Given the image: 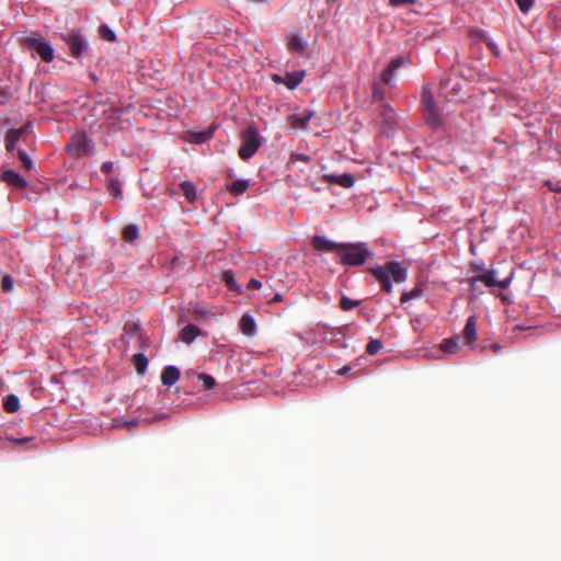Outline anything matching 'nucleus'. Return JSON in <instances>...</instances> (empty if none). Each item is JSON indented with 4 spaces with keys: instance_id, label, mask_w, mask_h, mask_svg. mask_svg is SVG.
Wrapping results in <instances>:
<instances>
[{
    "instance_id": "nucleus-1",
    "label": "nucleus",
    "mask_w": 561,
    "mask_h": 561,
    "mask_svg": "<svg viewBox=\"0 0 561 561\" xmlns=\"http://www.w3.org/2000/svg\"><path fill=\"white\" fill-rule=\"evenodd\" d=\"M370 272L387 293L392 291L391 277L398 284L405 282L408 277L407 267L400 262H389L385 266L371 268Z\"/></svg>"
},
{
    "instance_id": "nucleus-2",
    "label": "nucleus",
    "mask_w": 561,
    "mask_h": 561,
    "mask_svg": "<svg viewBox=\"0 0 561 561\" xmlns=\"http://www.w3.org/2000/svg\"><path fill=\"white\" fill-rule=\"evenodd\" d=\"M374 254L365 242L342 243L340 249V262L345 266L364 265Z\"/></svg>"
},
{
    "instance_id": "nucleus-3",
    "label": "nucleus",
    "mask_w": 561,
    "mask_h": 561,
    "mask_svg": "<svg viewBox=\"0 0 561 561\" xmlns=\"http://www.w3.org/2000/svg\"><path fill=\"white\" fill-rule=\"evenodd\" d=\"M261 136L256 128L248 127L241 135V146L239 148V157L242 160L252 158L261 147Z\"/></svg>"
},
{
    "instance_id": "nucleus-4",
    "label": "nucleus",
    "mask_w": 561,
    "mask_h": 561,
    "mask_svg": "<svg viewBox=\"0 0 561 561\" xmlns=\"http://www.w3.org/2000/svg\"><path fill=\"white\" fill-rule=\"evenodd\" d=\"M66 148L67 151L75 158L91 156L94 152L93 140L84 133L75 134Z\"/></svg>"
},
{
    "instance_id": "nucleus-5",
    "label": "nucleus",
    "mask_w": 561,
    "mask_h": 561,
    "mask_svg": "<svg viewBox=\"0 0 561 561\" xmlns=\"http://www.w3.org/2000/svg\"><path fill=\"white\" fill-rule=\"evenodd\" d=\"M64 42L68 45L70 54L78 58L87 53L89 45L87 39L78 30H71L61 35Z\"/></svg>"
},
{
    "instance_id": "nucleus-6",
    "label": "nucleus",
    "mask_w": 561,
    "mask_h": 561,
    "mask_svg": "<svg viewBox=\"0 0 561 561\" xmlns=\"http://www.w3.org/2000/svg\"><path fill=\"white\" fill-rule=\"evenodd\" d=\"M26 46L35 51L43 61L50 62L54 59V48L53 46L41 39L38 34H32L25 38Z\"/></svg>"
},
{
    "instance_id": "nucleus-7",
    "label": "nucleus",
    "mask_w": 561,
    "mask_h": 561,
    "mask_svg": "<svg viewBox=\"0 0 561 561\" xmlns=\"http://www.w3.org/2000/svg\"><path fill=\"white\" fill-rule=\"evenodd\" d=\"M477 283H483L488 287H500L505 289L510 286L511 277L497 280L495 271H485L469 278V284L471 285L472 290H474Z\"/></svg>"
},
{
    "instance_id": "nucleus-8",
    "label": "nucleus",
    "mask_w": 561,
    "mask_h": 561,
    "mask_svg": "<svg viewBox=\"0 0 561 561\" xmlns=\"http://www.w3.org/2000/svg\"><path fill=\"white\" fill-rule=\"evenodd\" d=\"M323 179L328 183H334L344 188H351L355 184V179L351 173H344L341 175L330 173V174H324Z\"/></svg>"
},
{
    "instance_id": "nucleus-9",
    "label": "nucleus",
    "mask_w": 561,
    "mask_h": 561,
    "mask_svg": "<svg viewBox=\"0 0 561 561\" xmlns=\"http://www.w3.org/2000/svg\"><path fill=\"white\" fill-rule=\"evenodd\" d=\"M312 245L318 251H333L337 250L340 252L342 243H336L324 236H314L312 238Z\"/></svg>"
},
{
    "instance_id": "nucleus-10",
    "label": "nucleus",
    "mask_w": 561,
    "mask_h": 561,
    "mask_svg": "<svg viewBox=\"0 0 561 561\" xmlns=\"http://www.w3.org/2000/svg\"><path fill=\"white\" fill-rule=\"evenodd\" d=\"M423 110L424 117L427 124H430L433 128H437L442 125V118L436 103L425 105L423 106Z\"/></svg>"
},
{
    "instance_id": "nucleus-11",
    "label": "nucleus",
    "mask_w": 561,
    "mask_h": 561,
    "mask_svg": "<svg viewBox=\"0 0 561 561\" xmlns=\"http://www.w3.org/2000/svg\"><path fill=\"white\" fill-rule=\"evenodd\" d=\"M1 178L3 182L13 187L24 188L27 186V181L13 170L3 171Z\"/></svg>"
},
{
    "instance_id": "nucleus-12",
    "label": "nucleus",
    "mask_w": 561,
    "mask_h": 561,
    "mask_svg": "<svg viewBox=\"0 0 561 561\" xmlns=\"http://www.w3.org/2000/svg\"><path fill=\"white\" fill-rule=\"evenodd\" d=\"M180 375V369L176 366L169 365L162 370L160 379L163 386L171 387L179 380Z\"/></svg>"
},
{
    "instance_id": "nucleus-13",
    "label": "nucleus",
    "mask_w": 561,
    "mask_h": 561,
    "mask_svg": "<svg viewBox=\"0 0 561 561\" xmlns=\"http://www.w3.org/2000/svg\"><path fill=\"white\" fill-rule=\"evenodd\" d=\"M240 331L247 336H253L256 332V324L252 316L244 313L239 322Z\"/></svg>"
},
{
    "instance_id": "nucleus-14",
    "label": "nucleus",
    "mask_w": 561,
    "mask_h": 561,
    "mask_svg": "<svg viewBox=\"0 0 561 561\" xmlns=\"http://www.w3.org/2000/svg\"><path fill=\"white\" fill-rule=\"evenodd\" d=\"M304 77L305 71L287 72L284 76V80H282V83L285 84L288 89L294 90L302 82Z\"/></svg>"
},
{
    "instance_id": "nucleus-15",
    "label": "nucleus",
    "mask_w": 561,
    "mask_h": 561,
    "mask_svg": "<svg viewBox=\"0 0 561 561\" xmlns=\"http://www.w3.org/2000/svg\"><path fill=\"white\" fill-rule=\"evenodd\" d=\"M24 133V128H11L7 131L5 135V149L9 152H12L15 148L16 142L20 140L22 134Z\"/></svg>"
},
{
    "instance_id": "nucleus-16",
    "label": "nucleus",
    "mask_w": 561,
    "mask_h": 561,
    "mask_svg": "<svg viewBox=\"0 0 561 561\" xmlns=\"http://www.w3.org/2000/svg\"><path fill=\"white\" fill-rule=\"evenodd\" d=\"M462 336L467 342H474L477 340V321L476 317L471 316L467 319L466 325L462 331Z\"/></svg>"
},
{
    "instance_id": "nucleus-17",
    "label": "nucleus",
    "mask_w": 561,
    "mask_h": 561,
    "mask_svg": "<svg viewBox=\"0 0 561 561\" xmlns=\"http://www.w3.org/2000/svg\"><path fill=\"white\" fill-rule=\"evenodd\" d=\"M199 333L201 331L196 325L188 324L181 330L180 336L184 343L190 344L199 335Z\"/></svg>"
},
{
    "instance_id": "nucleus-18",
    "label": "nucleus",
    "mask_w": 561,
    "mask_h": 561,
    "mask_svg": "<svg viewBox=\"0 0 561 561\" xmlns=\"http://www.w3.org/2000/svg\"><path fill=\"white\" fill-rule=\"evenodd\" d=\"M180 188L187 202L194 203L197 199L196 186L191 181H183Z\"/></svg>"
},
{
    "instance_id": "nucleus-19",
    "label": "nucleus",
    "mask_w": 561,
    "mask_h": 561,
    "mask_svg": "<svg viewBox=\"0 0 561 561\" xmlns=\"http://www.w3.org/2000/svg\"><path fill=\"white\" fill-rule=\"evenodd\" d=\"M135 369L138 375H145L148 367V358L144 353H137L133 356Z\"/></svg>"
},
{
    "instance_id": "nucleus-20",
    "label": "nucleus",
    "mask_w": 561,
    "mask_h": 561,
    "mask_svg": "<svg viewBox=\"0 0 561 561\" xmlns=\"http://www.w3.org/2000/svg\"><path fill=\"white\" fill-rule=\"evenodd\" d=\"M123 238L127 242H133L139 238V227L136 224L126 226L123 230Z\"/></svg>"
},
{
    "instance_id": "nucleus-21",
    "label": "nucleus",
    "mask_w": 561,
    "mask_h": 561,
    "mask_svg": "<svg viewBox=\"0 0 561 561\" xmlns=\"http://www.w3.org/2000/svg\"><path fill=\"white\" fill-rule=\"evenodd\" d=\"M307 43L302 39V37L295 35L290 38L288 43V48L291 51H296L298 54H302L306 49Z\"/></svg>"
},
{
    "instance_id": "nucleus-22",
    "label": "nucleus",
    "mask_w": 561,
    "mask_h": 561,
    "mask_svg": "<svg viewBox=\"0 0 561 561\" xmlns=\"http://www.w3.org/2000/svg\"><path fill=\"white\" fill-rule=\"evenodd\" d=\"M249 187L250 183L248 180L239 179L230 185L229 191L234 195H240L243 194Z\"/></svg>"
},
{
    "instance_id": "nucleus-23",
    "label": "nucleus",
    "mask_w": 561,
    "mask_h": 561,
    "mask_svg": "<svg viewBox=\"0 0 561 561\" xmlns=\"http://www.w3.org/2000/svg\"><path fill=\"white\" fill-rule=\"evenodd\" d=\"M3 408L9 413H14L20 409V400L15 394H9L4 399Z\"/></svg>"
},
{
    "instance_id": "nucleus-24",
    "label": "nucleus",
    "mask_w": 561,
    "mask_h": 561,
    "mask_svg": "<svg viewBox=\"0 0 561 561\" xmlns=\"http://www.w3.org/2000/svg\"><path fill=\"white\" fill-rule=\"evenodd\" d=\"M107 188L113 197H115L117 199L123 198L122 185L117 179H110L107 181Z\"/></svg>"
},
{
    "instance_id": "nucleus-25",
    "label": "nucleus",
    "mask_w": 561,
    "mask_h": 561,
    "mask_svg": "<svg viewBox=\"0 0 561 561\" xmlns=\"http://www.w3.org/2000/svg\"><path fill=\"white\" fill-rule=\"evenodd\" d=\"M222 280L229 287V289L241 293L240 286L237 284L234 274L231 271H225L222 273Z\"/></svg>"
},
{
    "instance_id": "nucleus-26",
    "label": "nucleus",
    "mask_w": 561,
    "mask_h": 561,
    "mask_svg": "<svg viewBox=\"0 0 561 561\" xmlns=\"http://www.w3.org/2000/svg\"><path fill=\"white\" fill-rule=\"evenodd\" d=\"M423 288L421 285L415 286L410 291H404L401 296V302H408L413 299H417L423 296Z\"/></svg>"
},
{
    "instance_id": "nucleus-27",
    "label": "nucleus",
    "mask_w": 561,
    "mask_h": 561,
    "mask_svg": "<svg viewBox=\"0 0 561 561\" xmlns=\"http://www.w3.org/2000/svg\"><path fill=\"white\" fill-rule=\"evenodd\" d=\"M459 347V336L447 339L442 343V350L448 354H455Z\"/></svg>"
},
{
    "instance_id": "nucleus-28",
    "label": "nucleus",
    "mask_w": 561,
    "mask_h": 561,
    "mask_svg": "<svg viewBox=\"0 0 561 561\" xmlns=\"http://www.w3.org/2000/svg\"><path fill=\"white\" fill-rule=\"evenodd\" d=\"M213 137V130H204L198 133H193L191 135V141L195 144H203Z\"/></svg>"
},
{
    "instance_id": "nucleus-29",
    "label": "nucleus",
    "mask_w": 561,
    "mask_h": 561,
    "mask_svg": "<svg viewBox=\"0 0 561 561\" xmlns=\"http://www.w3.org/2000/svg\"><path fill=\"white\" fill-rule=\"evenodd\" d=\"M99 34L106 42H115L116 39L115 33L105 24L100 26Z\"/></svg>"
},
{
    "instance_id": "nucleus-30",
    "label": "nucleus",
    "mask_w": 561,
    "mask_h": 561,
    "mask_svg": "<svg viewBox=\"0 0 561 561\" xmlns=\"http://www.w3.org/2000/svg\"><path fill=\"white\" fill-rule=\"evenodd\" d=\"M359 304H360L359 300H353V299L348 298L347 296H342L340 306L344 311H350L353 308L359 306Z\"/></svg>"
},
{
    "instance_id": "nucleus-31",
    "label": "nucleus",
    "mask_w": 561,
    "mask_h": 561,
    "mask_svg": "<svg viewBox=\"0 0 561 561\" xmlns=\"http://www.w3.org/2000/svg\"><path fill=\"white\" fill-rule=\"evenodd\" d=\"M382 348V342L378 339H371L366 346V351L369 355H376Z\"/></svg>"
},
{
    "instance_id": "nucleus-32",
    "label": "nucleus",
    "mask_w": 561,
    "mask_h": 561,
    "mask_svg": "<svg viewBox=\"0 0 561 561\" xmlns=\"http://www.w3.org/2000/svg\"><path fill=\"white\" fill-rule=\"evenodd\" d=\"M18 158L23 163L26 170H32L34 168V163L30 156L22 149L18 150Z\"/></svg>"
},
{
    "instance_id": "nucleus-33",
    "label": "nucleus",
    "mask_w": 561,
    "mask_h": 561,
    "mask_svg": "<svg viewBox=\"0 0 561 561\" xmlns=\"http://www.w3.org/2000/svg\"><path fill=\"white\" fill-rule=\"evenodd\" d=\"M197 378L203 382L206 389H211L216 385V380L214 377L206 374H198Z\"/></svg>"
},
{
    "instance_id": "nucleus-34",
    "label": "nucleus",
    "mask_w": 561,
    "mask_h": 561,
    "mask_svg": "<svg viewBox=\"0 0 561 561\" xmlns=\"http://www.w3.org/2000/svg\"><path fill=\"white\" fill-rule=\"evenodd\" d=\"M1 287L4 291H12L14 288V279L10 275H4L1 280Z\"/></svg>"
},
{
    "instance_id": "nucleus-35",
    "label": "nucleus",
    "mask_w": 561,
    "mask_h": 561,
    "mask_svg": "<svg viewBox=\"0 0 561 561\" xmlns=\"http://www.w3.org/2000/svg\"><path fill=\"white\" fill-rule=\"evenodd\" d=\"M435 104L433 94L428 88H424L422 91V105Z\"/></svg>"
},
{
    "instance_id": "nucleus-36",
    "label": "nucleus",
    "mask_w": 561,
    "mask_h": 561,
    "mask_svg": "<svg viewBox=\"0 0 561 561\" xmlns=\"http://www.w3.org/2000/svg\"><path fill=\"white\" fill-rule=\"evenodd\" d=\"M311 116H312V113L304 114V115L296 117V119H295L296 126L300 127V128H305L309 124Z\"/></svg>"
},
{
    "instance_id": "nucleus-37",
    "label": "nucleus",
    "mask_w": 561,
    "mask_h": 561,
    "mask_svg": "<svg viewBox=\"0 0 561 561\" xmlns=\"http://www.w3.org/2000/svg\"><path fill=\"white\" fill-rule=\"evenodd\" d=\"M519 10L527 13L534 5V0H515Z\"/></svg>"
},
{
    "instance_id": "nucleus-38",
    "label": "nucleus",
    "mask_w": 561,
    "mask_h": 561,
    "mask_svg": "<svg viewBox=\"0 0 561 561\" xmlns=\"http://www.w3.org/2000/svg\"><path fill=\"white\" fill-rule=\"evenodd\" d=\"M297 161L307 163V162L310 161V157L305 154V153L293 152L290 154V162L294 163V162H297Z\"/></svg>"
},
{
    "instance_id": "nucleus-39",
    "label": "nucleus",
    "mask_w": 561,
    "mask_h": 561,
    "mask_svg": "<svg viewBox=\"0 0 561 561\" xmlns=\"http://www.w3.org/2000/svg\"><path fill=\"white\" fill-rule=\"evenodd\" d=\"M389 1V5L391 7H402V5H407V4H414L416 3L417 0H388Z\"/></svg>"
},
{
    "instance_id": "nucleus-40",
    "label": "nucleus",
    "mask_w": 561,
    "mask_h": 561,
    "mask_svg": "<svg viewBox=\"0 0 561 561\" xmlns=\"http://www.w3.org/2000/svg\"><path fill=\"white\" fill-rule=\"evenodd\" d=\"M393 73H394V72H393L389 67H387V68L382 71V73H381V80H382V82H385V83H387V84H388V83H390V81H391V79H392V77H393Z\"/></svg>"
},
{
    "instance_id": "nucleus-41",
    "label": "nucleus",
    "mask_w": 561,
    "mask_h": 561,
    "mask_svg": "<svg viewBox=\"0 0 561 561\" xmlns=\"http://www.w3.org/2000/svg\"><path fill=\"white\" fill-rule=\"evenodd\" d=\"M403 62L404 60L402 58H396L392 59L387 67H389L394 72L403 65Z\"/></svg>"
},
{
    "instance_id": "nucleus-42",
    "label": "nucleus",
    "mask_w": 561,
    "mask_h": 561,
    "mask_svg": "<svg viewBox=\"0 0 561 561\" xmlns=\"http://www.w3.org/2000/svg\"><path fill=\"white\" fill-rule=\"evenodd\" d=\"M471 270L477 274L485 272L484 264L482 261H476L471 264Z\"/></svg>"
},
{
    "instance_id": "nucleus-43",
    "label": "nucleus",
    "mask_w": 561,
    "mask_h": 561,
    "mask_svg": "<svg viewBox=\"0 0 561 561\" xmlns=\"http://www.w3.org/2000/svg\"><path fill=\"white\" fill-rule=\"evenodd\" d=\"M114 169V163L112 161H105L101 165V171L105 174H110Z\"/></svg>"
},
{
    "instance_id": "nucleus-44",
    "label": "nucleus",
    "mask_w": 561,
    "mask_h": 561,
    "mask_svg": "<svg viewBox=\"0 0 561 561\" xmlns=\"http://www.w3.org/2000/svg\"><path fill=\"white\" fill-rule=\"evenodd\" d=\"M262 287L261 280L256 278H251L248 283V288L250 289H260Z\"/></svg>"
},
{
    "instance_id": "nucleus-45",
    "label": "nucleus",
    "mask_w": 561,
    "mask_h": 561,
    "mask_svg": "<svg viewBox=\"0 0 561 561\" xmlns=\"http://www.w3.org/2000/svg\"><path fill=\"white\" fill-rule=\"evenodd\" d=\"M489 46L491 47L492 49V53L495 55V56H499L500 51H499V47L496 44L494 43H490Z\"/></svg>"
},
{
    "instance_id": "nucleus-46",
    "label": "nucleus",
    "mask_w": 561,
    "mask_h": 561,
    "mask_svg": "<svg viewBox=\"0 0 561 561\" xmlns=\"http://www.w3.org/2000/svg\"><path fill=\"white\" fill-rule=\"evenodd\" d=\"M273 81L276 83H282V80H284V76L280 75H273L272 77Z\"/></svg>"
},
{
    "instance_id": "nucleus-47",
    "label": "nucleus",
    "mask_w": 561,
    "mask_h": 561,
    "mask_svg": "<svg viewBox=\"0 0 561 561\" xmlns=\"http://www.w3.org/2000/svg\"><path fill=\"white\" fill-rule=\"evenodd\" d=\"M350 370H351V367H350V366H344V367H342V368L337 371V374L343 376V375H346Z\"/></svg>"
},
{
    "instance_id": "nucleus-48",
    "label": "nucleus",
    "mask_w": 561,
    "mask_h": 561,
    "mask_svg": "<svg viewBox=\"0 0 561 561\" xmlns=\"http://www.w3.org/2000/svg\"><path fill=\"white\" fill-rule=\"evenodd\" d=\"M491 348L493 350V352H494L495 354H499V353H500V351H501V345H500V344H497V343H493V344H491Z\"/></svg>"
},
{
    "instance_id": "nucleus-49",
    "label": "nucleus",
    "mask_w": 561,
    "mask_h": 561,
    "mask_svg": "<svg viewBox=\"0 0 561 561\" xmlns=\"http://www.w3.org/2000/svg\"><path fill=\"white\" fill-rule=\"evenodd\" d=\"M382 94L381 92L379 91V89L377 87H375L374 89V98L375 99H381Z\"/></svg>"
},
{
    "instance_id": "nucleus-50",
    "label": "nucleus",
    "mask_w": 561,
    "mask_h": 561,
    "mask_svg": "<svg viewBox=\"0 0 561 561\" xmlns=\"http://www.w3.org/2000/svg\"><path fill=\"white\" fill-rule=\"evenodd\" d=\"M90 77H91L92 80L96 81V77H95L94 73H91Z\"/></svg>"
},
{
    "instance_id": "nucleus-51",
    "label": "nucleus",
    "mask_w": 561,
    "mask_h": 561,
    "mask_svg": "<svg viewBox=\"0 0 561 561\" xmlns=\"http://www.w3.org/2000/svg\"><path fill=\"white\" fill-rule=\"evenodd\" d=\"M551 191H559L560 188L550 187Z\"/></svg>"
}]
</instances>
